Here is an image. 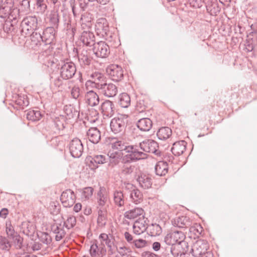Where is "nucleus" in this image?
I'll return each instance as SVG.
<instances>
[{"mask_svg":"<svg viewBox=\"0 0 257 257\" xmlns=\"http://www.w3.org/2000/svg\"><path fill=\"white\" fill-rule=\"evenodd\" d=\"M76 223V218L73 215H70L68 217L67 220L64 221L63 226L69 229L73 228Z\"/></svg>","mask_w":257,"mask_h":257,"instance_id":"nucleus-51","label":"nucleus"},{"mask_svg":"<svg viewBox=\"0 0 257 257\" xmlns=\"http://www.w3.org/2000/svg\"><path fill=\"white\" fill-rule=\"evenodd\" d=\"M76 196L71 189L64 191L61 195L60 200L64 207H71L75 202Z\"/></svg>","mask_w":257,"mask_h":257,"instance_id":"nucleus-14","label":"nucleus"},{"mask_svg":"<svg viewBox=\"0 0 257 257\" xmlns=\"http://www.w3.org/2000/svg\"><path fill=\"white\" fill-rule=\"evenodd\" d=\"M89 252L91 257H104L106 255V249L104 244L98 246L95 240L91 245Z\"/></svg>","mask_w":257,"mask_h":257,"instance_id":"nucleus-19","label":"nucleus"},{"mask_svg":"<svg viewBox=\"0 0 257 257\" xmlns=\"http://www.w3.org/2000/svg\"><path fill=\"white\" fill-rule=\"evenodd\" d=\"M209 248L207 242L204 240H197L192 246V253L196 257H198L207 252Z\"/></svg>","mask_w":257,"mask_h":257,"instance_id":"nucleus-17","label":"nucleus"},{"mask_svg":"<svg viewBox=\"0 0 257 257\" xmlns=\"http://www.w3.org/2000/svg\"><path fill=\"white\" fill-rule=\"evenodd\" d=\"M139 149L142 152L153 153L157 156L159 155V145L157 142L153 140H145L139 144Z\"/></svg>","mask_w":257,"mask_h":257,"instance_id":"nucleus-8","label":"nucleus"},{"mask_svg":"<svg viewBox=\"0 0 257 257\" xmlns=\"http://www.w3.org/2000/svg\"><path fill=\"white\" fill-rule=\"evenodd\" d=\"M97 208H103V207L106 204L107 198V196L100 190L97 193Z\"/></svg>","mask_w":257,"mask_h":257,"instance_id":"nucleus-47","label":"nucleus"},{"mask_svg":"<svg viewBox=\"0 0 257 257\" xmlns=\"http://www.w3.org/2000/svg\"><path fill=\"white\" fill-rule=\"evenodd\" d=\"M56 30L53 27H48L44 29L42 37V42L45 45H51L55 43Z\"/></svg>","mask_w":257,"mask_h":257,"instance_id":"nucleus-16","label":"nucleus"},{"mask_svg":"<svg viewBox=\"0 0 257 257\" xmlns=\"http://www.w3.org/2000/svg\"><path fill=\"white\" fill-rule=\"evenodd\" d=\"M66 80L63 79L60 76L57 77L54 80V85L59 88L60 90L64 89V86L66 85L65 81Z\"/></svg>","mask_w":257,"mask_h":257,"instance_id":"nucleus-59","label":"nucleus"},{"mask_svg":"<svg viewBox=\"0 0 257 257\" xmlns=\"http://www.w3.org/2000/svg\"><path fill=\"white\" fill-rule=\"evenodd\" d=\"M38 28V19L35 16H29L25 17L20 25L22 35H30Z\"/></svg>","mask_w":257,"mask_h":257,"instance_id":"nucleus-4","label":"nucleus"},{"mask_svg":"<svg viewBox=\"0 0 257 257\" xmlns=\"http://www.w3.org/2000/svg\"><path fill=\"white\" fill-rule=\"evenodd\" d=\"M97 89L101 94L107 97H114L117 93V86L112 83H107L105 82L102 84H98Z\"/></svg>","mask_w":257,"mask_h":257,"instance_id":"nucleus-13","label":"nucleus"},{"mask_svg":"<svg viewBox=\"0 0 257 257\" xmlns=\"http://www.w3.org/2000/svg\"><path fill=\"white\" fill-rule=\"evenodd\" d=\"M162 232V227L158 224L152 223L148 226L147 233L152 236H159Z\"/></svg>","mask_w":257,"mask_h":257,"instance_id":"nucleus-39","label":"nucleus"},{"mask_svg":"<svg viewBox=\"0 0 257 257\" xmlns=\"http://www.w3.org/2000/svg\"><path fill=\"white\" fill-rule=\"evenodd\" d=\"M64 111L68 119L77 118L79 115V112L71 105H65L64 107Z\"/></svg>","mask_w":257,"mask_h":257,"instance_id":"nucleus-36","label":"nucleus"},{"mask_svg":"<svg viewBox=\"0 0 257 257\" xmlns=\"http://www.w3.org/2000/svg\"><path fill=\"white\" fill-rule=\"evenodd\" d=\"M20 10L24 12H28L30 10V1L22 0L20 3Z\"/></svg>","mask_w":257,"mask_h":257,"instance_id":"nucleus-61","label":"nucleus"},{"mask_svg":"<svg viewBox=\"0 0 257 257\" xmlns=\"http://www.w3.org/2000/svg\"><path fill=\"white\" fill-rule=\"evenodd\" d=\"M130 198L135 204H139L143 201V195L138 188H135L130 193Z\"/></svg>","mask_w":257,"mask_h":257,"instance_id":"nucleus-41","label":"nucleus"},{"mask_svg":"<svg viewBox=\"0 0 257 257\" xmlns=\"http://www.w3.org/2000/svg\"><path fill=\"white\" fill-rule=\"evenodd\" d=\"M80 88L77 86H74L71 90V95L73 98L77 99L80 96Z\"/></svg>","mask_w":257,"mask_h":257,"instance_id":"nucleus-64","label":"nucleus"},{"mask_svg":"<svg viewBox=\"0 0 257 257\" xmlns=\"http://www.w3.org/2000/svg\"><path fill=\"white\" fill-rule=\"evenodd\" d=\"M114 238L112 235H109V238L107 239L105 242L108 248V253L110 255L113 254L115 252V245L114 244Z\"/></svg>","mask_w":257,"mask_h":257,"instance_id":"nucleus-49","label":"nucleus"},{"mask_svg":"<svg viewBox=\"0 0 257 257\" xmlns=\"http://www.w3.org/2000/svg\"><path fill=\"white\" fill-rule=\"evenodd\" d=\"M127 123V116L120 115L112 118L110 123L111 131L115 134L123 133Z\"/></svg>","mask_w":257,"mask_h":257,"instance_id":"nucleus-7","label":"nucleus"},{"mask_svg":"<svg viewBox=\"0 0 257 257\" xmlns=\"http://www.w3.org/2000/svg\"><path fill=\"white\" fill-rule=\"evenodd\" d=\"M108 158L102 155H94V156H88L86 158V164L92 170H96L99 165H101L107 162Z\"/></svg>","mask_w":257,"mask_h":257,"instance_id":"nucleus-10","label":"nucleus"},{"mask_svg":"<svg viewBox=\"0 0 257 257\" xmlns=\"http://www.w3.org/2000/svg\"><path fill=\"white\" fill-rule=\"evenodd\" d=\"M148 103L144 98L141 97L137 100L136 105V109L139 112L145 111L148 107Z\"/></svg>","mask_w":257,"mask_h":257,"instance_id":"nucleus-46","label":"nucleus"},{"mask_svg":"<svg viewBox=\"0 0 257 257\" xmlns=\"http://www.w3.org/2000/svg\"><path fill=\"white\" fill-rule=\"evenodd\" d=\"M90 77L92 78L94 87L97 89L98 84H102L105 82V77L103 74L99 72L92 73Z\"/></svg>","mask_w":257,"mask_h":257,"instance_id":"nucleus-37","label":"nucleus"},{"mask_svg":"<svg viewBox=\"0 0 257 257\" xmlns=\"http://www.w3.org/2000/svg\"><path fill=\"white\" fill-rule=\"evenodd\" d=\"M12 247V244L8 239L5 236H0V249L4 251H8Z\"/></svg>","mask_w":257,"mask_h":257,"instance_id":"nucleus-44","label":"nucleus"},{"mask_svg":"<svg viewBox=\"0 0 257 257\" xmlns=\"http://www.w3.org/2000/svg\"><path fill=\"white\" fill-rule=\"evenodd\" d=\"M6 231L7 235L11 237L15 236V235L18 234L15 231L14 227L12 226L11 222L10 221L6 222Z\"/></svg>","mask_w":257,"mask_h":257,"instance_id":"nucleus-58","label":"nucleus"},{"mask_svg":"<svg viewBox=\"0 0 257 257\" xmlns=\"http://www.w3.org/2000/svg\"><path fill=\"white\" fill-rule=\"evenodd\" d=\"M37 8L41 13H44L47 9V6L45 3V0L36 1Z\"/></svg>","mask_w":257,"mask_h":257,"instance_id":"nucleus-60","label":"nucleus"},{"mask_svg":"<svg viewBox=\"0 0 257 257\" xmlns=\"http://www.w3.org/2000/svg\"><path fill=\"white\" fill-rule=\"evenodd\" d=\"M137 181L139 186L144 189H149L152 185V179L148 175L142 174L139 175L137 178Z\"/></svg>","mask_w":257,"mask_h":257,"instance_id":"nucleus-27","label":"nucleus"},{"mask_svg":"<svg viewBox=\"0 0 257 257\" xmlns=\"http://www.w3.org/2000/svg\"><path fill=\"white\" fill-rule=\"evenodd\" d=\"M69 150L73 157H80L83 152V146L81 141L77 138L73 139L70 143Z\"/></svg>","mask_w":257,"mask_h":257,"instance_id":"nucleus-15","label":"nucleus"},{"mask_svg":"<svg viewBox=\"0 0 257 257\" xmlns=\"http://www.w3.org/2000/svg\"><path fill=\"white\" fill-rule=\"evenodd\" d=\"M131 97L126 93H122L119 96L118 104L123 108H127L131 104Z\"/></svg>","mask_w":257,"mask_h":257,"instance_id":"nucleus-42","label":"nucleus"},{"mask_svg":"<svg viewBox=\"0 0 257 257\" xmlns=\"http://www.w3.org/2000/svg\"><path fill=\"white\" fill-rule=\"evenodd\" d=\"M113 200L115 206L119 208L123 207L125 202L123 193L120 190H115L113 193Z\"/></svg>","mask_w":257,"mask_h":257,"instance_id":"nucleus-31","label":"nucleus"},{"mask_svg":"<svg viewBox=\"0 0 257 257\" xmlns=\"http://www.w3.org/2000/svg\"><path fill=\"white\" fill-rule=\"evenodd\" d=\"M38 235L40 241L43 243L48 245L51 243L52 238L47 232H41Z\"/></svg>","mask_w":257,"mask_h":257,"instance_id":"nucleus-52","label":"nucleus"},{"mask_svg":"<svg viewBox=\"0 0 257 257\" xmlns=\"http://www.w3.org/2000/svg\"><path fill=\"white\" fill-rule=\"evenodd\" d=\"M11 12V7L8 6L7 4H4L0 7V16L2 18L7 17L10 15Z\"/></svg>","mask_w":257,"mask_h":257,"instance_id":"nucleus-55","label":"nucleus"},{"mask_svg":"<svg viewBox=\"0 0 257 257\" xmlns=\"http://www.w3.org/2000/svg\"><path fill=\"white\" fill-rule=\"evenodd\" d=\"M80 41L86 46H93L95 43V36L90 31H83L81 35Z\"/></svg>","mask_w":257,"mask_h":257,"instance_id":"nucleus-23","label":"nucleus"},{"mask_svg":"<svg viewBox=\"0 0 257 257\" xmlns=\"http://www.w3.org/2000/svg\"><path fill=\"white\" fill-rule=\"evenodd\" d=\"M144 210L141 207H135L126 211L124 214L125 218L128 219H134L141 216L142 218L144 217Z\"/></svg>","mask_w":257,"mask_h":257,"instance_id":"nucleus-29","label":"nucleus"},{"mask_svg":"<svg viewBox=\"0 0 257 257\" xmlns=\"http://www.w3.org/2000/svg\"><path fill=\"white\" fill-rule=\"evenodd\" d=\"M106 71L109 78L114 81L118 82L123 78L124 71L119 65H110L107 67Z\"/></svg>","mask_w":257,"mask_h":257,"instance_id":"nucleus-9","label":"nucleus"},{"mask_svg":"<svg viewBox=\"0 0 257 257\" xmlns=\"http://www.w3.org/2000/svg\"><path fill=\"white\" fill-rule=\"evenodd\" d=\"M42 115L38 110H31L27 113V118L33 121H38L42 118Z\"/></svg>","mask_w":257,"mask_h":257,"instance_id":"nucleus-43","label":"nucleus"},{"mask_svg":"<svg viewBox=\"0 0 257 257\" xmlns=\"http://www.w3.org/2000/svg\"><path fill=\"white\" fill-rule=\"evenodd\" d=\"M123 154H121L118 152H109L108 156L109 160V165L113 167L117 165L120 162L122 161Z\"/></svg>","mask_w":257,"mask_h":257,"instance_id":"nucleus-34","label":"nucleus"},{"mask_svg":"<svg viewBox=\"0 0 257 257\" xmlns=\"http://www.w3.org/2000/svg\"><path fill=\"white\" fill-rule=\"evenodd\" d=\"M93 53L97 57L106 58L110 53L109 45L103 41L96 43L92 49Z\"/></svg>","mask_w":257,"mask_h":257,"instance_id":"nucleus-12","label":"nucleus"},{"mask_svg":"<svg viewBox=\"0 0 257 257\" xmlns=\"http://www.w3.org/2000/svg\"><path fill=\"white\" fill-rule=\"evenodd\" d=\"M186 235L182 231L172 230L165 235L164 240L167 245H178L179 246L182 244H186L184 241Z\"/></svg>","mask_w":257,"mask_h":257,"instance_id":"nucleus-5","label":"nucleus"},{"mask_svg":"<svg viewBox=\"0 0 257 257\" xmlns=\"http://www.w3.org/2000/svg\"><path fill=\"white\" fill-rule=\"evenodd\" d=\"M147 158V154L141 152L135 155H125L123 156L120 167V173L122 176L128 177L132 176L136 169L135 165L132 164V162Z\"/></svg>","mask_w":257,"mask_h":257,"instance_id":"nucleus-2","label":"nucleus"},{"mask_svg":"<svg viewBox=\"0 0 257 257\" xmlns=\"http://www.w3.org/2000/svg\"><path fill=\"white\" fill-rule=\"evenodd\" d=\"M168 246L163 247L164 249L162 254L164 257H178L179 255H181L182 253L179 250L178 245H168Z\"/></svg>","mask_w":257,"mask_h":257,"instance_id":"nucleus-21","label":"nucleus"},{"mask_svg":"<svg viewBox=\"0 0 257 257\" xmlns=\"http://www.w3.org/2000/svg\"><path fill=\"white\" fill-rule=\"evenodd\" d=\"M172 134V130L169 127L165 126L158 130L157 135L160 140H166L171 136Z\"/></svg>","mask_w":257,"mask_h":257,"instance_id":"nucleus-40","label":"nucleus"},{"mask_svg":"<svg viewBox=\"0 0 257 257\" xmlns=\"http://www.w3.org/2000/svg\"><path fill=\"white\" fill-rule=\"evenodd\" d=\"M95 31L98 36L109 43L111 47L116 48L120 45L116 35L109 30L108 22L105 19L98 20L95 25Z\"/></svg>","mask_w":257,"mask_h":257,"instance_id":"nucleus-1","label":"nucleus"},{"mask_svg":"<svg viewBox=\"0 0 257 257\" xmlns=\"http://www.w3.org/2000/svg\"><path fill=\"white\" fill-rule=\"evenodd\" d=\"M187 143L185 141H180L174 143L171 148V151L175 156H179L186 150Z\"/></svg>","mask_w":257,"mask_h":257,"instance_id":"nucleus-28","label":"nucleus"},{"mask_svg":"<svg viewBox=\"0 0 257 257\" xmlns=\"http://www.w3.org/2000/svg\"><path fill=\"white\" fill-rule=\"evenodd\" d=\"M107 220V211L104 208H99L98 210V217L97 223L99 227L105 225Z\"/></svg>","mask_w":257,"mask_h":257,"instance_id":"nucleus-38","label":"nucleus"},{"mask_svg":"<svg viewBox=\"0 0 257 257\" xmlns=\"http://www.w3.org/2000/svg\"><path fill=\"white\" fill-rule=\"evenodd\" d=\"M54 122L56 127L59 130H63L65 127V118L63 116L56 118Z\"/></svg>","mask_w":257,"mask_h":257,"instance_id":"nucleus-56","label":"nucleus"},{"mask_svg":"<svg viewBox=\"0 0 257 257\" xmlns=\"http://www.w3.org/2000/svg\"><path fill=\"white\" fill-rule=\"evenodd\" d=\"M59 74L64 79L69 80L72 78L76 72V67L75 64L71 61H63L59 64Z\"/></svg>","mask_w":257,"mask_h":257,"instance_id":"nucleus-6","label":"nucleus"},{"mask_svg":"<svg viewBox=\"0 0 257 257\" xmlns=\"http://www.w3.org/2000/svg\"><path fill=\"white\" fill-rule=\"evenodd\" d=\"M147 242L146 240L143 239H136L133 245H134L136 248H142L145 247L147 245Z\"/></svg>","mask_w":257,"mask_h":257,"instance_id":"nucleus-62","label":"nucleus"},{"mask_svg":"<svg viewBox=\"0 0 257 257\" xmlns=\"http://www.w3.org/2000/svg\"><path fill=\"white\" fill-rule=\"evenodd\" d=\"M168 171V165L166 162L159 161L155 166V172L157 175L165 176Z\"/></svg>","mask_w":257,"mask_h":257,"instance_id":"nucleus-35","label":"nucleus"},{"mask_svg":"<svg viewBox=\"0 0 257 257\" xmlns=\"http://www.w3.org/2000/svg\"><path fill=\"white\" fill-rule=\"evenodd\" d=\"M52 231L56 234L55 239L60 241L65 235L66 232L64 229V226L61 223H55L51 226Z\"/></svg>","mask_w":257,"mask_h":257,"instance_id":"nucleus-30","label":"nucleus"},{"mask_svg":"<svg viewBox=\"0 0 257 257\" xmlns=\"http://www.w3.org/2000/svg\"><path fill=\"white\" fill-rule=\"evenodd\" d=\"M100 110L104 116L111 117L115 111L113 102L109 100H105L101 104Z\"/></svg>","mask_w":257,"mask_h":257,"instance_id":"nucleus-18","label":"nucleus"},{"mask_svg":"<svg viewBox=\"0 0 257 257\" xmlns=\"http://www.w3.org/2000/svg\"><path fill=\"white\" fill-rule=\"evenodd\" d=\"M78 59L81 65H89L92 60L90 50L83 49L79 55Z\"/></svg>","mask_w":257,"mask_h":257,"instance_id":"nucleus-33","label":"nucleus"},{"mask_svg":"<svg viewBox=\"0 0 257 257\" xmlns=\"http://www.w3.org/2000/svg\"><path fill=\"white\" fill-rule=\"evenodd\" d=\"M203 3L205 5L207 12L211 15L216 16L220 12V8L216 0H203Z\"/></svg>","mask_w":257,"mask_h":257,"instance_id":"nucleus-22","label":"nucleus"},{"mask_svg":"<svg viewBox=\"0 0 257 257\" xmlns=\"http://www.w3.org/2000/svg\"><path fill=\"white\" fill-rule=\"evenodd\" d=\"M173 226L179 228H188L192 224L191 219L189 217L182 216L175 218L172 221Z\"/></svg>","mask_w":257,"mask_h":257,"instance_id":"nucleus-25","label":"nucleus"},{"mask_svg":"<svg viewBox=\"0 0 257 257\" xmlns=\"http://www.w3.org/2000/svg\"><path fill=\"white\" fill-rule=\"evenodd\" d=\"M148 226L146 223L145 218L140 217L136 220L133 225V231L136 235H140L147 231Z\"/></svg>","mask_w":257,"mask_h":257,"instance_id":"nucleus-24","label":"nucleus"},{"mask_svg":"<svg viewBox=\"0 0 257 257\" xmlns=\"http://www.w3.org/2000/svg\"><path fill=\"white\" fill-rule=\"evenodd\" d=\"M137 125L141 131L148 132L151 129L153 122L149 118H143L138 121Z\"/></svg>","mask_w":257,"mask_h":257,"instance_id":"nucleus-32","label":"nucleus"},{"mask_svg":"<svg viewBox=\"0 0 257 257\" xmlns=\"http://www.w3.org/2000/svg\"><path fill=\"white\" fill-rule=\"evenodd\" d=\"M108 139L112 149L123 152L126 155H135L142 152L139 150L138 146L131 145L122 138L110 137Z\"/></svg>","mask_w":257,"mask_h":257,"instance_id":"nucleus-3","label":"nucleus"},{"mask_svg":"<svg viewBox=\"0 0 257 257\" xmlns=\"http://www.w3.org/2000/svg\"><path fill=\"white\" fill-rule=\"evenodd\" d=\"M188 3L190 7L193 8H200L202 5L203 1L202 0H188Z\"/></svg>","mask_w":257,"mask_h":257,"instance_id":"nucleus-63","label":"nucleus"},{"mask_svg":"<svg viewBox=\"0 0 257 257\" xmlns=\"http://www.w3.org/2000/svg\"><path fill=\"white\" fill-rule=\"evenodd\" d=\"M69 5L72 9L73 15L74 17L82 16L87 6L88 3L85 0H70Z\"/></svg>","mask_w":257,"mask_h":257,"instance_id":"nucleus-11","label":"nucleus"},{"mask_svg":"<svg viewBox=\"0 0 257 257\" xmlns=\"http://www.w3.org/2000/svg\"><path fill=\"white\" fill-rule=\"evenodd\" d=\"M93 192V189L92 187L84 188L82 192L81 198L85 200H88L92 196Z\"/></svg>","mask_w":257,"mask_h":257,"instance_id":"nucleus-53","label":"nucleus"},{"mask_svg":"<svg viewBox=\"0 0 257 257\" xmlns=\"http://www.w3.org/2000/svg\"><path fill=\"white\" fill-rule=\"evenodd\" d=\"M31 36V41L32 42L38 46L41 45L42 42V35L40 33H38L37 32H33L30 34Z\"/></svg>","mask_w":257,"mask_h":257,"instance_id":"nucleus-50","label":"nucleus"},{"mask_svg":"<svg viewBox=\"0 0 257 257\" xmlns=\"http://www.w3.org/2000/svg\"><path fill=\"white\" fill-rule=\"evenodd\" d=\"M49 21L52 27L57 29L59 25V15L58 12H52L49 16Z\"/></svg>","mask_w":257,"mask_h":257,"instance_id":"nucleus-45","label":"nucleus"},{"mask_svg":"<svg viewBox=\"0 0 257 257\" xmlns=\"http://www.w3.org/2000/svg\"><path fill=\"white\" fill-rule=\"evenodd\" d=\"M84 101L88 105L93 107L97 106L99 103L98 95L94 91H87L84 96Z\"/></svg>","mask_w":257,"mask_h":257,"instance_id":"nucleus-20","label":"nucleus"},{"mask_svg":"<svg viewBox=\"0 0 257 257\" xmlns=\"http://www.w3.org/2000/svg\"><path fill=\"white\" fill-rule=\"evenodd\" d=\"M87 136L91 143L97 144L101 139L100 131L97 127H91L87 132Z\"/></svg>","mask_w":257,"mask_h":257,"instance_id":"nucleus-26","label":"nucleus"},{"mask_svg":"<svg viewBox=\"0 0 257 257\" xmlns=\"http://www.w3.org/2000/svg\"><path fill=\"white\" fill-rule=\"evenodd\" d=\"M15 246L17 249H21L23 246V238L19 234H17L14 237H12Z\"/></svg>","mask_w":257,"mask_h":257,"instance_id":"nucleus-57","label":"nucleus"},{"mask_svg":"<svg viewBox=\"0 0 257 257\" xmlns=\"http://www.w3.org/2000/svg\"><path fill=\"white\" fill-rule=\"evenodd\" d=\"M16 21L15 19L12 21H7L4 25V30L7 33H12L14 32L15 33L16 27L14 25V22Z\"/></svg>","mask_w":257,"mask_h":257,"instance_id":"nucleus-48","label":"nucleus"},{"mask_svg":"<svg viewBox=\"0 0 257 257\" xmlns=\"http://www.w3.org/2000/svg\"><path fill=\"white\" fill-rule=\"evenodd\" d=\"M15 101L18 105L22 107L29 105V101L25 95H18Z\"/></svg>","mask_w":257,"mask_h":257,"instance_id":"nucleus-54","label":"nucleus"}]
</instances>
